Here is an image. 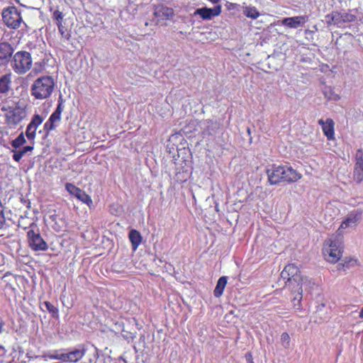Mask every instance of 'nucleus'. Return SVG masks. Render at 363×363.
<instances>
[{
	"instance_id": "obj_1",
	"label": "nucleus",
	"mask_w": 363,
	"mask_h": 363,
	"mask_svg": "<svg viewBox=\"0 0 363 363\" xmlns=\"http://www.w3.org/2000/svg\"><path fill=\"white\" fill-rule=\"evenodd\" d=\"M268 182L271 185H277L281 182L294 183L301 178V174L288 165L272 164L267 169Z\"/></svg>"
},
{
	"instance_id": "obj_2",
	"label": "nucleus",
	"mask_w": 363,
	"mask_h": 363,
	"mask_svg": "<svg viewBox=\"0 0 363 363\" xmlns=\"http://www.w3.org/2000/svg\"><path fill=\"white\" fill-rule=\"evenodd\" d=\"M55 82L51 76H42L37 78L30 86V94L35 99L43 100L49 98L53 92Z\"/></svg>"
},
{
	"instance_id": "obj_3",
	"label": "nucleus",
	"mask_w": 363,
	"mask_h": 363,
	"mask_svg": "<svg viewBox=\"0 0 363 363\" xmlns=\"http://www.w3.org/2000/svg\"><path fill=\"white\" fill-rule=\"evenodd\" d=\"M32 62L30 54L27 51L21 50L13 53L10 63L16 73L23 74L30 69Z\"/></svg>"
},
{
	"instance_id": "obj_4",
	"label": "nucleus",
	"mask_w": 363,
	"mask_h": 363,
	"mask_svg": "<svg viewBox=\"0 0 363 363\" xmlns=\"http://www.w3.org/2000/svg\"><path fill=\"white\" fill-rule=\"evenodd\" d=\"M1 16L4 23L9 28L17 29L21 23L26 25L21 16V11L14 6L4 8Z\"/></svg>"
},
{
	"instance_id": "obj_5",
	"label": "nucleus",
	"mask_w": 363,
	"mask_h": 363,
	"mask_svg": "<svg viewBox=\"0 0 363 363\" xmlns=\"http://www.w3.org/2000/svg\"><path fill=\"white\" fill-rule=\"evenodd\" d=\"M328 245L323 247V253L326 260L331 263H336L342 256V245L338 240L328 241Z\"/></svg>"
},
{
	"instance_id": "obj_6",
	"label": "nucleus",
	"mask_w": 363,
	"mask_h": 363,
	"mask_svg": "<svg viewBox=\"0 0 363 363\" xmlns=\"http://www.w3.org/2000/svg\"><path fill=\"white\" fill-rule=\"evenodd\" d=\"M27 238L28 245L33 251H46L48 249V245L42 238L39 232H35L30 229L27 232Z\"/></svg>"
},
{
	"instance_id": "obj_7",
	"label": "nucleus",
	"mask_w": 363,
	"mask_h": 363,
	"mask_svg": "<svg viewBox=\"0 0 363 363\" xmlns=\"http://www.w3.org/2000/svg\"><path fill=\"white\" fill-rule=\"evenodd\" d=\"M26 117L25 108L19 104L13 106L9 113H5L6 123L9 125H17Z\"/></svg>"
},
{
	"instance_id": "obj_8",
	"label": "nucleus",
	"mask_w": 363,
	"mask_h": 363,
	"mask_svg": "<svg viewBox=\"0 0 363 363\" xmlns=\"http://www.w3.org/2000/svg\"><path fill=\"white\" fill-rule=\"evenodd\" d=\"M15 49L6 41L0 42V67H6L12 60Z\"/></svg>"
},
{
	"instance_id": "obj_9",
	"label": "nucleus",
	"mask_w": 363,
	"mask_h": 363,
	"mask_svg": "<svg viewBox=\"0 0 363 363\" xmlns=\"http://www.w3.org/2000/svg\"><path fill=\"white\" fill-rule=\"evenodd\" d=\"M222 12L221 5H216L213 8L203 6L194 11V16H199L203 21H210L213 18L218 16Z\"/></svg>"
},
{
	"instance_id": "obj_10",
	"label": "nucleus",
	"mask_w": 363,
	"mask_h": 363,
	"mask_svg": "<svg viewBox=\"0 0 363 363\" xmlns=\"http://www.w3.org/2000/svg\"><path fill=\"white\" fill-rule=\"evenodd\" d=\"M65 189L71 194L75 196L78 200L82 203L90 206L92 204V199L89 195L85 191L76 186L72 183H67L65 184Z\"/></svg>"
},
{
	"instance_id": "obj_11",
	"label": "nucleus",
	"mask_w": 363,
	"mask_h": 363,
	"mask_svg": "<svg viewBox=\"0 0 363 363\" xmlns=\"http://www.w3.org/2000/svg\"><path fill=\"white\" fill-rule=\"evenodd\" d=\"M362 216V211L360 208L355 209L349 213L342 220L340 228H347L354 226L360 220Z\"/></svg>"
},
{
	"instance_id": "obj_12",
	"label": "nucleus",
	"mask_w": 363,
	"mask_h": 363,
	"mask_svg": "<svg viewBox=\"0 0 363 363\" xmlns=\"http://www.w3.org/2000/svg\"><path fill=\"white\" fill-rule=\"evenodd\" d=\"M155 17L160 21L169 20L174 16V10L172 8L164 5H157L155 6Z\"/></svg>"
},
{
	"instance_id": "obj_13",
	"label": "nucleus",
	"mask_w": 363,
	"mask_h": 363,
	"mask_svg": "<svg viewBox=\"0 0 363 363\" xmlns=\"http://www.w3.org/2000/svg\"><path fill=\"white\" fill-rule=\"evenodd\" d=\"M318 124L321 126L324 135L328 140L335 138V123L332 118H327L325 121L319 119Z\"/></svg>"
},
{
	"instance_id": "obj_14",
	"label": "nucleus",
	"mask_w": 363,
	"mask_h": 363,
	"mask_svg": "<svg viewBox=\"0 0 363 363\" xmlns=\"http://www.w3.org/2000/svg\"><path fill=\"white\" fill-rule=\"evenodd\" d=\"M307 21L306 16H296L293 17H286L282 18L281 24L289 28L296 29L302 27Z\"/></svg>"
},
{
	"instance_id": "obj_15",
	"label": "nucleus",
	"mask_w": 363,
	"mask_h": 363,
	"mask_svg": "<svg viewBox=\"0 0 363 363\" xmlns=\"http://www.w3.org/2000/svg\"><path fill=\"white\" fill-rule=\"evenodd\" d=\"M86 352L84 345H79L77 348L66 353V362H77L84 357Z\"/></svg>"
},
{
	"instance_id": "obj_16",
	"label": "nucleus",
	"mask_w": 363,
	"mask_h": 363,
	"mask_svg": "<svg viewBox=\"0 0 363 363\" xmlns=\"http://www.w3.org/2000/svg\"><path fill=\"white\" fill-rule=\"evenodd\" d=\"M201 128L204 133L214 135L220 128V123L217 121L206 120L201 123Z\"/></svg>"
},
{
	"instance_id": "obj_17",
	"label": "nucleus",
	"mask_w": 363,
	"mask_h": 363,
	"mask_svg": "<svg viewBox=\"0 0 363 363\" xmlns=\"http://www.w3.org/2000/svg\"><path fill=\"white\" fill-rule=\"evenodd\" d=\"M128 238L131 243L133 250L135 251L143 240L140 233L135 229H131L128 233Z\"/></svg>"
},
{
	"instance_id": "obj_18",
	"label": "nucleus",
	"mask_w": 363,
	"mask_h": 363,
	"mask_svg": "<svg viewBox=\"0 0 363 363\" xmlns=\"http://www.w3.org/2000/svg\"><path fill=\"white\" fill-rule=\"evenodd\" d=\"M11 89V76L6 74L0 77V94L6 95Z\"/></svg>"
},
{
	"instance_id": "obj_19",
	"label": "nucleus",
	"mask_w": 363,
	"mask_h": 363,
	"mask_svg": "<svg viewBox=\"0 0 363 363\" xmlns=\"http://www.w3.org/2000/svg\"><path fill=\"white\" fill-rule=\"evenodd\" d=\"M286 267L294 284L298 286L301 281L299 269L294 264H289Z\"/></svg>"
},
{
	"instance_id": "obj_20",
	"label": "nucleus",
	"mask_w": 363,
	"mask_h": 363,
	"mask_svg": "<svg viewBox=\"0 0 363 363\" xmlns=\"http://www.w3.org/2000/svg\"><path fill=\"white\" fill-rule=\"evenodd\" d=\"M227 282L228 277L225 276H222L218 279L216 283V286L213 291V294L215 297L219 298L223 295Z\"/></svg>"
},
{
	"instance_id": "obj_21",
	"label": "nucleus",
	"mask_w": 363,
	"mask_h": 363,
	"mask_svg": "<svg viewBox=\"0 0 363 363\" xmlns=\"http://www.w3.org/2000/svg\"><path fill=\"white\" fill-rule=\"evenodd\" d=\"M45 360L48 359H56L60 360L62 362H66V353L62 352V350H55L53 352H49L43 355Z\"/></svg>"
},
{
	"instance_id": "obj_22",
	"label": "nucleus",
	"mask_w": 363,
	"mask_h": 363,
	"mask_svg": "<svg viewBox=\"0 0 363 363\" xmlns=\"http://www.w3.org/2000/svg\"><path fill=\"white\" fill-rule=\"evenodd\" d=\"M354 175L357 182H361L363 179V158L362 155L357 158L354 165Z\"/></svg>"
},
{
	"instance_id": "obj_23",
	"label": "nucleus",
	"mask_w": 363,
	"mask_h": 363,
	"mask_svg": "<svg viewBox=\"0 0 363 363\" xmlns=\"http://www.w3.org/2000/svg\"><path fill=\"white\" fill-rule=\"evenodd\" d=\"M242 11H243V14L246 17L253 19V20L257 19L260 16L259 11L255 6H245L243 8Z\"/></svg>"
},
{
	"instance_id": "obj_24",
	"label": "nucleus",
	"mask_w": 363,
	"mask_h": 363,
	"mask_svg": "<svg viewBox=\"0 0 363 363\" xmlns=\"http://www.w3.org/2000/svg\"><path fill=\"white\" fill-rule=\"evenodd\" d=\"M42 304L45 307L46 310L51 315L52 318H59V309L57 307H55L52 303L47 301H44Z\"/></svg>"
},
{
	"instance_id": "obj_25",
	"label": "nucleus",
	"mask_w": 363,
	"mask_h": 363,
	"mask_svg": "<svg viewBox=\"0 0 363 363\" xmlns=\"http://www.w3.org/2000/svg\"><path fill=\"white\" fill-rule=\"evenodd\" d=\"M26 143L23 133H20L14 140L11 142L12 147L14 149L20 148Z\"/></svg>"
},
{
	"instance_id": "obj_26",
	"label": "nucleus",
	"mask_w": 363,
	"mask_h": 363,
	"mask_svg": "<svg viewBox=\"0 0 363 363\" xmlns=\"http://www.w3.org/2000/svg\"><path fill=\"white\" fill-rule=\"evenodd\" d=\"M281 279L284 281L285 286H296L294 284L292 279L290 277L286 267H284L283 271L281 272Z\"/></svg>"
},
{
	"instance_id": "obj_27",
	"label": "nucleus",
	"mask_w": 363,
	"mask_h": 363,
	"mask_svg": "<svg viewBox=\"0 0 363 363\" xmlns=\"http://www.w3.org/2000/svg\"><path fill=\"white\" fill-rule=\"evenodd\" d=\"M43 118L39 114H34L28 123L30 127L37 129V128L43 123Z\"/></svg>"
},
{
	"instance_id": "obj_28",
	"label": "nucleus",
	"mask_w": 363,
	"mask_h": 363,
	"mask_svg": "<svg viewBox=\"0 0 363 363\" xmlns=\"http://www.w3.org/2000/svg\"><path fill=\"white\" fill-rule=\"evenodd\" d=\"M57 26L62 38L69 40L71 38L70 31L68 30L62 24L58 25Z\"/></svg>"
},
{
	"instance_id": "obj_29",
	"label": "nucleus",
	"mask_w": 363,
	"mask_h": 363,
	"mask_svg": "<svg viewBox=\"0 0 363 363\" xmlns=\"http://www.w3.org/2000/svg\"><path fill=\"white\" fill-rule=\"evenodd\" d=\"M56 127L57 125L53 123L52 121L48 119L43 125V130L45 133V136H48L50 132L55 130Z\"/></svg>"
},
{
	"instance_id": "obj_30",
	"label": "nucleus",
	"mask_w": 363,
	"mask_h": 363,
	"mask_svg": "<svg viewBox=\"0 0 363 363\" xmlns=\"http://www.w3.org/2000/svg\"><path fill=\"white\" fill-rule=\"evenodd\" d=\"M64 15L62 12L59 10H56L53 12L52 18L55 21L57 26L62 24Z\"/></svg>"
},
{
	"instance_id": "obj_31",
	"label": "nucleus",
	"mask_w": 363,
	"mask_h": 363,
	"mask_svg": "<svg viewBox=\"0 0 363 363\" xmlns=\"http://www.w3.org/2000/svg\"><path fill=\"white\" fill-rule=\"evenodd\" d=\"M281 343L282 346L288 349L290 347V337L287 333H283L281 335Z\"/></svg>"
},
{
	"instance_id": "obj_32",
	"label": "nucleus",
	"mask_w": 363,
	"mask_h": 363,
	"mask_svg": "<svg viewBox=\"0 0 363 363\" xmlns=\"http://www.w3.org/2000/svg\"><path fill=\"white\" fill-rule=\"evenodd\" d=\"M36 129L30 127L28 125L26 127V135L29 140H34L35 138Z\"/></svg>"
},
{
	"instance_id": "obj_33",
	"label": "nucleus",
	"mask_w": 363,
	"mask_h": 363,
	"mask_svg": "<svg viewBox=\"0 0 363 363\" xmlns=\"http://www.w3.org/2000/svg\"><path fill=\"white\" fill-rule=\"evenodd\" d=\"M343 23H351L354 22L357 17L355 15L349 13H342Z\"/></svg>"
},
{
	"instance_id": "obj_34",
	"label": "nucleus",
	"mask_w": 363,
	"mask_h": 363,
	"mask_svg": "<svg viewBox=\"0 0 363 363\" xmlns=\"http://www.w3.org/2000/svg\"><path fill=\"white\" fill-rule=\"evenodd\" d=\"M12 152L13 153L12 158L15 162H18L25 155L22 150H16L15 149V150H12Z\"/></svg>"
},
{
	"instance_id": "obj_35",
	"label": "nucleus",
	"mask_w": 363,
	"mask_h": 363,
	"mask_svg": "<svg viewBox=\"0 0 363 363\" xmlns=\"http://www.w3.org/2000/svg\"><path fill=\"white\" fill-rule=\"evenodd\" d=\"M342 23V13L338 11H335V25L340 26Z\"/></svg>"
},
{
	"instance_id": "obj_36",
	"label": "nucleus",
	"mask_w": 363,
	"mask_h": 363,
	"mask_svg": "<svg viewBox=\"0 0 363 363\" xmlns=\"http://www.w3.org/2000/svg\"><path fill=\"white\" fill-rule=\"evenodd\" d=\"M325 21L328 26L331 24L335 25V12H332L331 13L327 14L325 16Z\"/></svg>"
},
{
	"instance_id": "obj_37",
	"label": "nucleus",
	"mask_w": 363,
	"mask_h": 363,
	"mask_svg": "<svg viewBox=\"0 0 363 363\" xmlns=\"http://www.w3.org/2000/svg\"><path fill=\"white\" fill-rule=\"evenodd\" d=\"M122 337L125 340L130 341V340H133L135 337V335L132 333H129L128 331L123 330Z\"/></svg>"
},
{
	"instance_id": "obj_38",
	"label": "nucleus",
	"mask_w": 363,
	"mask_h": 363,
	"mask_svg": "<svg viewBox=\"0 0 363 363\" xmlns=\"http://www.w3.org/2000/svg\"><path fill=\"white\" fill-rule=\"evenodd\" d=\"M48 120L52 121V123L55 124V123L60 121L61 116L52 112Z\"/></svg>"
},
{
	"instance_id": "obj_39",
	"label": "nucleus",
	"mask_w": 363,
	"mask_h": 363,
	"mask_svg": "<svg viewBox=\"0 0 363 363\" xmlns=\"http://www.w3.org/2000/svg\"><path fill=\"white\" fill-rule=\"evenodd\" d=\"M196 122L195 121H193L191 123H190L187 126H186L184 129V132L185 133H189V132H191L192 130H191V128H195L196 126ZM194 130H195V128H194Z\"/></svg>"
},
{
	"instance_id": "obj_40",
	"label": "nucleus",
	"mask_w": 363,
	"mask_h": 363,
	"mask_svg": "<svg viewBox=\"0 0 363 363\" xmlns=\"http://www.w3.org/2000/svg\"><path fill=\"white\" fill-rule=\"evenodd\" d=\"M63 109H64V104H57V107L53 112L61 116L62 112L63 111Z\"/></svg>"
},
{
	"instance_id": "obj_41",
	"label": "nucleus",
	"mask_w": 363,
	"mask_h": 363,
	"mask_svg": "<svg viewBox=\"0 0 363 363\" xmlns=\"http://www.w3.org/2000/svg\"><path fill=\"white\" fill-rule=\"evenodd\" d=\"M13 108V106H8V105H1L0 104V110L2 111V112H5L6 113H9V111L10 110H11Z\"/></svg>"
},
{
	"instance_id": "obj_42",
	"label": "nucleus",
	"mask_w": 363,
	"mask_h": 363,
	"mask_svg": "<svg viewBox=\"0 0 363 363\" xmlns=\"http://www.w3.org/2000/svg\"><path fill=\"white\" fill-rule=\"evenodd\" d=\"M245 359H246L247 363H254L252 355L250 352H247L245 354Z\"/></svg>"
},
{
	"instance_id": "obj_43",
	"label": "nucleus",
	"mask_w": 363,
	"mask_h": 363,
	"mask_svg": "<svg viewBox=\"0 0 363 363\" xmlns=\"http://www.w3.org/2000/svg\"><path fill=\"white\" fill-rule=\"evenodd\" d=\"M33 150V145H26L24 146L22 149L24 154H26L27 152H31Z\"/></svg>"
},
{
	"instance_id": "obj_44",
	"label": "nucleus",
	"mask_w": 363,
	"mask_h": 363,
	"mask_svg": "<svg viewBox=\"0 0 363 363\" xmlns=\"http://www.w3.org/2000/svg\"><path fill=\"white\" fill-rule=\"evenodd\" d=\"M65 100L63 99V96L62 94H60L58 99H57V104H64Z\"/></svg>"
},
{
	"instance_id": "obj_45",
	"label": "nucleus",
	"mask_w": 363,
	"mask_h": 363,
	"mask_svg": "<svg viewBox=\"0 0 363 363\" xmlns=\"http://www.w3.org/2000/svg\"><path fill=\"white\" fill-rule=\"evenodd\" d=\"M50 219L52 222H56L57 215H56V214L50 215Z\"/></svg>"
},
{
	"instance_id": "obj_46",
	"label": "nucleus",
	"mask_w": 363,
	"mask_h": 363,
	"mask_svg": "<svg viewBox=\"0 0 363 363\" xmlns=\"http://www.w3.org/2000/svg\"><path fill=\"white\" fill-rule=\"evenodd\" d=\"M329 99H333V100H338L340 99V97L338 95L335 94L333 96H329Z\"/></svg>"
},
{
	"instance_id": "obj_47",
	"label": "nucleus",
	"mask_w": 363,
	"mask_h": 363,
	"mask_svg": "<svg viewBox=\"0 0 363 363\" xmlns=\"http://www.w3.org/2000/svg\"><path fill=\"white\" fill-rule=\"evenodd\" d=\"M359 317L360 318H363V307L361 308V310L359 311Z\"/></svg>"
},
{
	"instance_id": "obj_48",
	"label": "nucleus",
	"mask_w": 363,
	"mask_h": 363,
	"mask_svg": "<svg viewBox=\"0 0 363 363\" xmlns=\"http://www.w3.org/2000/svg\"><path fill=\"white\" fill-rule=\"evenodd\" d=\"M2 332V320H1V318H0V333Z\"/></svg>"
},
{
	"instance_id": "obj_49",
	"label": "nucleus",
	"mask_w": 363,
	"mask_h": 363,
	"mask_svg": "<svg viewBox=\"0 0 363 363\" xmlns=\"http://www.w3.org/2000/svg\"><path fill=\"white\" fill-rule=\"evenodd\" d=\"M15 1H16L17 4H19L20 5L23 6L21 4H20V0H15Z\"/></svg>"
},
{
	"instance_id": "obj_50",
	"label": "nucleus",
	"mask_w": 363,
	"mask_h": 363,
	"mask_svg": "<svg viewBox=\"0 0 363 363\" xmlns=\"http://www.w3.org/2000/svg\"><path fill=\"white\" fill-rule=\"evenodd\" d=\"M0 349H1V350H5L4 347V346H2V345H0Z\"/></svg>"
},
{
	"instance_id": "obj_51",
	"label": "nucleus",
	"mask_w": 363,
	"mask_h": 363,
	"mask_svg": "<svg viewBox=\"0 0 363 363\" xmlns=\"http://www.w3.org/2000/svg\"><path fill=\"white\" fill-rule=\"evenodd\" d=\"M91 346L94 348V350H95L96 351H98V349H97V347H96V346H94V345H92Z\"/></svg>"
},
{
	"instance_id": "obj_52",
	"label": "nucleus",
	"mask_w": 363,
	"mask_h": 363,
	"mask_svg": "<svg viewBox=\"0 0 363 363\" xmlns=\"http://www.w3.org/2000/svg\"><path fill=\"white\" fill-rule=\"evenodd\" d=\"M247 133L249 135H250V128H247Z\"/></svg>"
},
{
	"instance_id": "obj_53",
	"label": "nucleus",
	"mask_w": 363,
	"mask_h": 363,
	"mask_svg": "<svg viewBox=\"0 0 363 363\" xmlns=\"http://www.w3.org/2000/svg\"><path fill=\"white\" fill-rule=\"evenodd\" d=\"M30 201H28L27 207H28V208H30Z\"/></svg>"
}]
</instances>
